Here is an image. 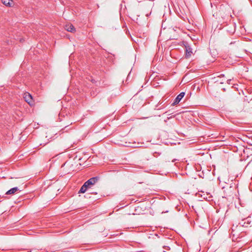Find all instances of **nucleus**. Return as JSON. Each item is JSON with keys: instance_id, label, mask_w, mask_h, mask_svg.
<instances>
[{"instance_id": "obj_1", "label": "nucleus", "mask_w": 252, "mask_h": 252, "mask_svg": "<svg viewBox=\"0 0 252 252\" xmlns=\"http://www.w3.org/2000/svg\"><path fill=\"white\" fill-rule=\"evenodd\" d=\"M231 8L229 5H221L219 12L222 17L229 16L231 14Z\"/></svg>"}, {"instance_id": "obj_2", "label": "nucleus", "mask_w": 252, "mask_h": 252, "mask_svg": "<svg viewBox=\"0 0 252 252\" xmlns=\"http://www.w3.org/2000/svg\"><path fill=\"white\" fill-rule=\"evenodd\" d=\"M98 180L99 178L97 177H93L85 182V184L89 189H90L98 182Z\"/></svg>"}, {"instance_id": "obj_3", "label": "nucleus", "mask_w": 252, "mask_h": 252, "mask_svg": "<svg viewBox=\"0 0 252 252\" xmlns=\"http://www.w3.org/2000/svg\"><path fill=\"white\" fill-rule=\"evenodd\" d=\"M24 98L25 100L30 105H32L33 104V99L32 95L26 92L24 94Z\"/></svg>"}, {"instance_id": "obj_4", "label": "nucleus", "mask_w": 252, "mask_h": 252, "mask_svg": "<svg viewBox=\"0 0 252 252\" xmlns=\"http://www.w3.org/2000/svg\"><path fill=\"white\" fill-rule=\"evenodd\" d=\"M185 94V93L184 92H181L180 94H179L174 99V102H173L172 105L174 106L178 104L180 100L184 96Z\"/></svg>"}, {"instance_id": "obj_5", "label": "nucleus", "mask_w": 252, "mask_h": 252, "mask_svg": "<svg viewBox=\"0 0 252 252\" xmlns=\"http://www.w3.org/2000/svg\"><path fill=\"white\" fill-rule=\"evenodd\" d=\"M65 30L71 32H75V28L72 24H67L64 27Z\"/></svg>"}, {"instance_id": "obj_6", "label": "nucleus", "mask_w": 252, "mask_h": 252, "mask_svg": "<svg viewBox=\"0 0 252 252\" xmlns=\"http://www.w3.org/2000/svg\"><path fill=\"white\" fill-rule=\"evenodd\" d=\"M2 3L6 6L12 7L14 5L13 0H1Z\"/></svg>"}, {"instance_id": "obj_7", "label": "nucleus", "mask_w": 252, "mask_h": 252, "mask_svg": "<svg viewBox=\"0 0 252 252\" xmlns=\"http://www.w3.org/2000/svg\"><path fill=\"white\" fill-rule=\"evenodd\" d=\"M192 53V49L189 46H186V57L189 58Z\"/></svg>"}, {"instance_id": "obj_8", "label": "nucleus", "mask_w": 252, "mask_h": 252, "mask_svg": "<svg viewBox=\"0 0 252 252\" xmlns=\"http://www.w3.org/2000/svg\"><path fill=\"white\" fill-rule=\"evenodd\" d=\"M88 189H89V188H88V187H87V185L84 183L83 185L81 187L78 193H84L87 191Z\"/></svg>"}, {"instance_id": "obj_9", "label": "nucleus", "mask_w": 252, "mask_h": 252, "mask_svg": "<svg viewBox=\"0 0 252 252\" xmlns=\"http://www.w3.org/2000/svg\"><path fill=\"white\" fill-rule=\"evenodd\" d=\"M18 190H19V189L17 187H14V188L11 189L9 190H8L6 192V194H12L14 193L16 191H18Z\"/></svg>"}, {"instance_id": "obj_10", "label": "nucleus", "mask_w": 252, "mask_h": 252, "mask_svg": "<svg viewBox=\"0 0 252 252\" xmlns=\"http://www.w3.org/2000/svg\"><path fill=\"white\" fill-rule=\"evenodd\" d=\"M244 220H247V219H244L242 220L241 222L239 223V225L243 227H248V225L245 224V222H244Z\"/></svg>"}, {"instance_id": "obj_11", "label": "nucleus", "mask_w": 252, "mask_h": 252, "mask_svg": "<svg viewBox=\"0 0 252 252\" xmlns=\"http://www.w3.org/2000/svg\"><path fill=\"white\" fill-rule=\"evenodd\" d=\"M163 249H164V250L163 251V252H166V251H167V250H168H168H170L169 247H168V246H163Z\"/></svg>"}, {"instance_id": "obj_12", "label": "nucleus", "mask_w": 252, "mask_h": 252, "mask_svg": "<svg viewBox=\"0 0 252 252\" xmlns=\"http://www.w3.org/2000/svg\"><path fill=\"white\" fill-rule=\"evenodd\" d=\"M239 43V41H234V42H231L230 43V45H232V44H238Z\"/></svg>"}, {"instance_id": "obj_13", "label": "nucleus", "mask_w": 252, "mask_h": 252, "mask_svg": "<svg viewBox=\"0 0 252 252\" xmlns=\"http://www.w3.org/2000/svg\"><path fill=\"white\" fill-rule=\"evenodd\" d=\"M247 219V220H244V222H245V224L248 225V224H249V220H248V219Z\"/></svg>"}, {"instance_id": "obj_14", "label": "nucleus", "mask_w": 252, "mask_h": 252, "mask_svg": "<svg viewBox=\"0 0 252 252\" xmlns=\"http://www.w3.org/2000/svg\"><path fill=\"white\" fill-rule=\"evenodd\" d=\"M231 79H227V83L228 84H230V83H231Z\"/></svg>"}, {"instance_id": "obj_15", "label": "nucleus", "mask_w": 252, "mask_h": 252, "mask_svg": "<svg viewBox=\"0 0 252 252\" xmlns=\"http://www.w3.org/2000/svg\"><path fill=\"white\" fill-rule=\"evenodd\" d=\"M91 193H95V194H97V192H91Z\"/></svg>"}, {"instance_id": "obj_16", "label": "nucleus", "mask_w": 252, "mask_h": 252, "mask_svg": "<svg viewBox=\"0 0 252 252\" xmlns=\"http://www.w3.org/2000/svg\"><path fill=\"white\" fill-rule=\"evenodd\" d=\"M220 76H223V77H224V74H221V75H220Z\"/></svg>"}]
</instances>
